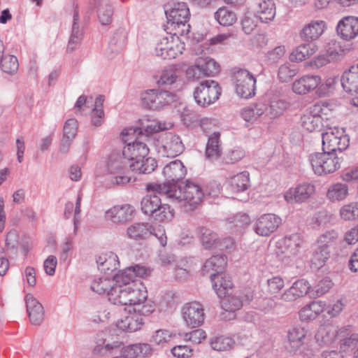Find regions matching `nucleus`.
Listing matches in <instances>:
<instances>
[{
	"label": "nucleus",
	"mask_w": 358,
	"mask_h": 358,
	"mask_svg": "<svg viewBox=\"0 0 358 358\" xmlns=\"http://www.w3.org/2000/svg\"><path fill=\"white\" fill-rule=\"evenodd\" d=\"M149 184L147 185V186ZM148 191H150L147 189ZM154 194L146 195L141 202L142 212L158 222H164L171 220L173 216V211L168 204H163L162 200L156 191ZM160 195H165L160 194Z\"/></svg>",
	"instance_id": "obj_5"
},
{
	"label": "nucleus",
	"mask_w": 358,
	"mask_h": 358,
	"mask_svg": "<svg viewBox=\"0 0 358 358\" xmlns=\"http://www.w3.org/2000/svg\"><path fill=\"white\" fill-rule=\"evenodd\" d=\"M341 217L345 220H352L358 217V203L345 205L340 211Z\"/></svg>",
	"instance_id": "obj_62"
},
{
	"label": "nucleus",
	"mask_w": 358,
	"mask_h": 358,
	"mask_svg": "<svg viewBox=\"0 0 358 358\" xmlns=\"http://www.w3.org/2000/svg\"><path fill=\"white\" fill-rule=\"evenodd\" d=\"M303 245V239L298 234H293L286 236L283 240L284 250L282 253L285 254L286 257L297 255Z\"/></svg>",
	"instance_id": "obj_39"
},
{
	"label": "nucleus",
	"mask_w": 358,
	"mask_h": 358,
	"mask_svg": "<svg viewBox=\"0 0 358 358\" xmlns=\"http://www.w3.org/2000/svg\"><path fill=\"white\" fill-rule=\"evenodd\" d=\"M289 106V103L285 99L273 98L269 105L266 106L265 116L269 119H275L282 115Z\"/></svg>",
	"instance_id": "obj_42"
},
{
	"label": "nucleus",
	"mask_w": 358,
	"mask_h": 358,
	"mask_svg": "<svg viewBox=\"0 0 358 358\" xmlns=\"http://www.w3.org/2000/svg\"><path fill=\"white\" fill-rule=\"evenodd\" d=\"M331 280L326 277L321 279L315 285L310 291V294L314 297H320L327 293L333 287Z\"/></svg>",
	"instance_id": "obj_55"
},
{
	"label": "nucleus",
	"mask_w": 358,
	"mask_h": 358,
	"mask_svg": "<svg viewBox=\"0 0 358 358\" xmlns=\"http://www.w3.org/2000/svg\"><path fill=\"white\" fill-rule=\"evenodd\" d=\"M178 79L177 71L171 67L162 71L157 84L159 86L171 85L176 82Z\"/></svg>",
	"instance_id": "obj_61"
},
{
	"label": "nucleus",
	"mask_w": 358,
	"mask_h": 358,
	"mask_svg": "<svg viewBox=\"0 0 358 358\" xmlns=\"http://www.w3.org/2000/svg\"><path fill=\"white\" fill-rule=\"evenodd\" d=\"M142 106L150 110H160L176 101V95L167 90H150L141 94Z\"/></svg>",
	"instance_id": "obj_9"
},
{
	"label": "nucleus",
	"mask_w": 358,
	"mask_h": 358,
	"mask_svg": "<svg viewBox=\"0 0 358 358\" xmlns=\"http://www.w3.org/2000/svg\"><path fill=\"white\" fill-rule=\"evenodd\" d=\"M182 318L186 324L195 328L201 326L205 318L203 306L196 301L186 303L181 310Z\"/></svg>",
	"instance_id": "obj_12"
},
{
	"label": "nucleus",
	"mask_w": 358,
	"mask_h": 358,
	"mask_svg": "<svg viewBox=\"0 0 358 358\" xmlns=\"http://www.w3.org/2000/svg\"><path fill=\"white\" fill-rule=\"evenodd\" d=\"M148 189L164 194L168 198L177 201L185 213L196 210L201 204L205 195L201 186L190 180H187L183 186L149 183Z\"/></svg>",
	"instance_id": "obj_1"
},
{
	"label": "nucleus",
	"mask_w": 358,
	"mask_h": 358,
	"mask_svg": "<svg viewBox=\"0 0 358 358\" xmlns=\"http://www.w3.org/2000/svg\"><path fill=\"white\" fill-rule=\"evenodd\" d=\"M210 280L213 289L220 298L222 294L229 292L233 286L231 278L224 272L219 275L211 274Z\"/></svg>",
	"instance_id": "obj_35"
},
{
	"label": "nucleus",
	"mask_w": 358,
	"mask_h": 358,
	"mask_svg": "<svg viewBox=\"0 0 358 358\" xmlns=\"http://www.w3.org/2000/svg\"><path fill=\"white\" fill-rule=\"evenodd\" d=\"M91 5L97 9L99 22L102 25L110 24L113 20V8L108 0H92Z\"/></svg>",
	"instance_id": "obj_31"
},
{
	"label": "nucleus",
	"mask_w": 358,
	"mask_h": 358,
	"mask_svg": "<svg viewBox=\"0 0 358 358\" xmlns=\"http://www.w3.org/2000/svg\"><path fill=\"white\" fill-rule=\"evenodd\" d=\"M138 312L129 310V314L117 321L116 326L124 331L134 332L139 330L143 324V320Z\"/></svg>",
	"instance_id": "obj_23"
},
{
	"label": "nucleus",
	"mask_w": 358,
	"mask_h": 358,
	"mask_svg": "<svg viewBox=\"0 0 358 358\" xmlns=\"http://www.w3.org/2000/svg\"><path fill=\"white\" fill-rule=\"evenodd\" d=\"M196 61L204 77L214 76L220 71V65L212 58H199Z\"/></svg>",
	"instance_id": "obj_49"
},
{
	"label": "nucleus",
	"mask_w": 358,
	"mask_h": 358,
	"mask_svg": "<svg viewBox=\"0 0 358 358\" xmlns=\"http://www.w3.org/2000/svg\"><path fill=\"white\" fill-rule=\"evenodd\" d=\"M130 165L122 152H112L106 164V172L111 176V182L117 185L129 182L131 179L129 173L132 171Z\"/></svg>",
	"instance_id": "obj_4"
},
{
	"label": "nucleus",
	"mask_w": 358,
	"mask_h": 358,
	"mask_svg": "<svg viewBox=\"0 0 358 358\" xmlns=\"http://www.w3.org/2000/svg\"><path fill=\"white\" fill-rule=\"evenodd\" d=\"M135 212L134 208L128 203L114 206L106 212V219L115 224H124L131 220Z\"/></svg>",
	"instance_id": "obj_15"
},
{
	"label": "nucleus",
	"mask_w": 358,
	"mask_h": 358,
	"mask_svg": "<svg viewBox=\"0 0 358 358\" xmlns=\"http://www.w3.org/2000/svg\"><path fill=\"white\" fill-rule=\"evenodd\" d=\"M162 173L166 179L162 185H180V181L185 178L187 170L180 160L176 159L164 167Z\"/></svg>",
	"instance_id": "obj_13"
},
{
	"label": "nucleus",
	"mask_w": 358,
	"mask_h": 358,
	"mask_svg": "<svg viewBox=\"0 0 358 358\" xmlns=\"http://www.w3.org/2000/svg\"><path fill=\"white\" fill-rule=\"evenodd\" d=\"M210 344L214 350L225 351L232 348L234 341L230 337L220 336L213 337L210 339Z\"/></svg>",
	"instance_id": "obj_54"
},
{
	"label": "nucleus",
	"mask_w": 358,
	"mask_h": 358,
	"mask_svg": "<svg viewBox=\"0 0 358 358\" xmlns=\"http://www.w3.org/2000/svg\"><path fill=\"white\" fill-rule=\"evenodd\" d=\"M321 83V78L316 75H306L295 80L292 85L293 91L299 94H306L314 90Z\"/></svg>",
	"instance_id": "obj_27"
},
{
	"label": "nucleus",
	"mask_w": 358,
	"mask_h": 358,
	"mask_svg": "<svg viewBox=\"0 0 358 358\" xmlns=\"http://www.w3.org/2000/svg\"><path fill=\"white\" fill-rule=\"evenodd\" d=\"M228 220L229 223L231 224L230 228L236 231L245 228L250 223L251 221L248 215L243 213H239L233 217L229 218Z\"/></svg>",
	"instance_id": "obj_57"
},
{
	"label": "nucleus",
	"mask_w": 358,
	"mask_h": 358,
	"mask_svg": "<svg viewBox=\"0 0 358 358\" xmlns=\"http://www.w3.org/2000/svg\"><path fill=\"white\" fill-rule=\"evenodd\" d=\"M151 271L145 266L136 265L120 271L113 277V280L116 282L122 281H141L137 278H145L150 274Z\"/></svg>",
	"instance_id": "obj_20"
},
{
	"label": "nucleus",
	"mask_w": 358,
	"mask_h": 358,
	"mask_svg": "<svg viewBox=\"0 0 358 358\" xmlns=\"http://www.w3.org/2000/svg\"><path fill=\"white\" fill-rule=\"evenodd\" d=\"M348 194V186L342 183L331 185L327 191V196L331 201H341Z\"/></svg>",
	"instance_id": "obj_52"
},
{
	"label": "nucleus",
	"mask_w": 358,
	"mask_h": 358,
	"mask_svg": "<svg viewBox=\"0 0 358 358\" xmlns=\"http://www.w3.org/2000/svg\"><path fill=\"white\" fill-rule=\"evenodd\" d=\"M337 341L340 345V350L343 352L352 351L357 345L358 333H356L350 325L338 329Z\"/></svg>",
	"instance_id": "obj_17"
},
{
	"label": "nucleus",
	"mask_w": 358,
	"mask_h": 358,
	"mask_svg": "<svg viewBox=\"0 0 358 358\" xmlns=\"http://www.w3.org/2000/svg\"><path fill=\"white\" fill-rule=\"evenodd\" d=\"M344 49L341 43L336 41H331L325 47V53L317 59L320 65L336 60L343 56Z\"/></svg>",
	"instance_id": "obj_38"
},
{
	"label": "nucleus",
	"mask_w": 358,
	"mask_h": 358,
	"mask_svg": "<svg viewBox=\"0 0 358 358\" xmlns=\"http://www.w3.org/2000/svg\"><path fill=\"white\" fill-rule=\"evenodd\" d=\"M306 331L303 327H296L288 331V340L285 348L290 353L295 354L302 345V339L305 338Z\"/></svg>",
	"instance_id": "obj_34"
},
{
	"label": "nucleus",
	"mask_w": 358,
	"mask_h": 358,
	"mask_svg": "<svg viewBox=\"0 0 358 358\" xmlns=\"http://www.w3.org/2000/svg\"><path fill=\"white\" fill-rule=\"evenodd\" d=\"M299 294V297L306 295L311 289L309 282L305 279H300L294 282L291 287Z\"/></svg>",
	"instance_id": "obj_64"
},
{
	"label": "nucleus",
	"mask_w": 358,
	"mask_h": 358,
	"mask_svg": "<svg viewBox=\"0 0 358 358\" xmlns=\"http://www.w3.org/2000/svg\"><path fill=\"white\" fill-rule=\"evenodd\" d=\"M113 287L111 280L108 278H99L92 281L90 288L91 289L99 294H102L107 293Z\"/></svg>",
	"instance_id": "obj_60"
},
{
	"label": "nucleus",
	"mask_w": 358,
	"mask_h": 358,
	"mask_svg": "<svg viewBox=\"0 0 358 358\" xmlns=\"http://www.w3.org/2000/svg\"><path fill=\"white\" fill-rule=\"evenodd\" d=\"M231 189L236 192H243L250 186L249 173L243 171L231 178Z\"/></svg>",
	"instance_id": "obj_48"
},
{
	"label": "nucleus",
	"mask_w": 358,
	"mask_h": 358,
	"mask_svg": "<svg viewBox=\"0 0 358 358\" xmlns=\"http://www.w3.org/2000/svg\"><path fill=\"white\" fill-rule=\"evenodd\" d=\"M325 303L322 301H314L303 307L299 312V317L302 320H311L317 317L323 312Z\"/></svg>",
	"instance_id": "obj_45"
},
{
	"label": "nucleus",
	"mask_w": 358,
	"mask_h": 358,
	"mask_svg": "<svg viewBox=\"0 0 358 358\" xmlns=\"http://www.w3.org/2000/svg\"><path fill=\"white\" fill-rule=\"evenodd\" d=\"M281 222V218L275 214H264L257 220L254 229L258 235L268 236L278 228Z\"/></svg>",
	"instance_id": "obj_14"
},
{
	"label": "nucleus",
	"mask_w": 358,
	"mask_h": 358,
	"mask_svg": "<svg viewBox=\"0 0 358 358\" xmlns=\"http://www.w3.org/2000/svg\"><path fill=\"white\" fill-rule=\"evenodd\" d=\"M15 231H10L8 233L6 238V251L10 258H14L17 255V239Z\"/></svg>",
	"instance_id": "obj_59"
},
{
	"label": "nucleus",
	"mask_w": 358,
	"mask_h": 358,
	"mask_svg": "<svg viewBox=\"0 0 358 358\" xmlns=\"http://www.w3.org/2000/svg\"><path fill=\"white\" fill-rule=\"evenodd\" d=\"M152 234V227L147 222L134 223L129 226L126 230L127 237L135 241L146 239Z\"/></svg>",
	"instance_id": "obj_32"
},
{
	"label": "nucleus",
	"mask_w": 358,
	"mask_h": 358,
	"mask_svg": "<svg viewBox=\"0 0 358 358\" xmlns=\"http://www.w3.org/2000/svg\"><path fill=\"white\" fill-rule=\"evenodd\" d=\"M322 150L343 155V151L349 146V138L343 128L328 127L322 133Z\"/></svg>",
	"instance_id": "obj_8"
},
{
	"label": "nucleus",
	"mask_w": 358,
	"mask_h": 358,
	"mask_svg": "<svg viewBox=\"0 0 358 358\" xmlns=\"http://www.w3.org/2000/svg\"><path fill=\"white\" fill-rule=\"evenodd\" d=\"M226 265L227 258L224 255H213L205 262L202 271L203 274L209 273L210 277L211 274L219 275L224 272Z\"/></svg>",
	"instance_id": "obj_36"
},
{
	"label": "nucleus",
	"mask_w": 358,
	"mask_h": 358,
	"mask_svg": "<svg viewBox=\"0 0 358 358\" xmlns=\"http://www.w3.org/2000/svg\"><path fill=\"white\" fill-rule=\"evenodd\" d=\"M135 136V140L132 141H129V138H123L125 145L122 152L131 163L133 172L143 174L151 173L157 166V161L152 157H147L149 153L147 144L140 137Z\"/></svg>",
	"instance_id": "obj_2"
},
{
	"label": "nucleus",
	"mask_w": 358,
	"mask_h": 358,
	"mask_svg": "<svg viewBox=\"0 0 358 358\" xmlns=\"http://www.w3.org/2000/svg\"><path fill=\"white\" fill-rule=\"evenodd\" d=\"M79 10L78 5H76L73 15V24L71 33L69 40L66 51L72 52L80 45L83 37V29L79 24Z\"/></svg>",
	"instance_id": "obj_24"
},
{
	"label": "nucleus",
	"mask_w": 358,
	"mask_h": 358,
	"mask_svg": "<svg viewBox=\"0 0 358 358\" xmlns=\"http://www.w3.org/2000/svg\"><path fill=\"white\" fill-rule=\"evenodd\" d=\"M330 257V250L324 245H318L317 248L314 251L311 262L317 267L322 266L326 260Z\"/></svg>",
	"instance_id": "obj_56"
},
{
	"label": "nucleus",
	"mask_w": 358,
	"mask_h": 358,
	"mask_svg": "<svg viewBox=\"0 0 358 358\" xmlns=\"http://www.w3.org/2000/svg\"><path fill=\"white\" fill-rule=\"evenodd\" d=\"M325 29V22L322 20H313L306 24L299 33L300 38L304 41L313 43L318 39Z\"/></svg>",
	"instance_id": "obj_26"
},
{
	"label": "nucleus",
	"mask_w": 358,
	"mask_h": 358,
	"mask_svg": "<svg viewBox=\"0 0 358 358\" xmlns=\"http://www.w3.org/2000/svg\"><path fill=\"white\" fill-rule=\"evenodd\" d=\"M171 38L170 41L168 37H164L157 43L155 48V52L157 57L164 59H171L182 53L180 46L176 44L173 36H171Z\"/></svg>",
	"instance_id": "obj_19"
},
{
	"label": "nucleus",
	"mask_w": 358,
	"mask_h": 358,
	"mask_svg": "<svg viewBox=\"0 0 358 358\" xmlns=\"http://www.w3.org/2000/svg\"><path fill=\"white\" fill-rule=\"evenodd\" d=\"M309 160L314 173L317 176H324L339 169L343 156L323 151L311 154Z\"/></svg>",
	"instance_id": "obj_7"
},
{
	"label": "nucleus",
	"mask_w": 358,
	"mask_h": 358,
	"mask_svg": "<svg viewBox=\"0 0 358 358\" xmlns=\"http://www.w3.org/2000/svg\"><path fill=\"white\" fill-rule=\"evenodd\" d=\"M245 156L244 150L241 148H236L229 150L224 156L226 164H234L240 161Z\"/></svg>",
	"instance_id": "obj_63"
},
{
	"label": "nucleus",
	"mask_w": 358,
	"mask_h": 358,
	"mask_svg": "<svg viewBox=\"0 0 358 358\" xmlns=\"http://www.w3.org/2000/svg\"><path fill=\"white\" fill-rule=\"evenodd\" d=\"M98 269L104 273L110 274L117 270L120 266L117 255L113 252L102 253L96 257Z\"/></svg>",
	"instance_id": "obj_28"
},
{
	"label": "nucleus",
	"mask_w": 358,
	"mask_h": 358,
	"mask_svg": "<svg viewBox=\"0 0 358 358\" xmlns=\"http://www.w3.org/2000/svg\"><path fill=\"white\" fill-rule=\"evenodd\" d=\"M129 281L116 282L108 292V300L115 305L128 306Z\"/></svg>",
	"instance_id": "obj_18"
},
{
	"label": "nucleus",
	"mask_w": 358,
	"mask_h": 358,
	"mask_svg": "<svg viewBox=\"0 0 358 358\" xmlns=\"http://www.w3.org/2000/svg\"><path fill=\"white\" fill-rule=\"evenodd\" d=\"M164 147L168 155L172 156H177L184 150V145L180 136L173 134L167 135Z\"/></svg>",
	"instance_id": "obj_47"
},
{
	"label": "nucleus",
	"mask_w": 358,
	"mask_h": 358,
	"mask_svg": "<svg viewBox=\"0 0 358 358\" xmlns=\"http://www.w3.org/2000/svg\"><path fill=\"white\" fill-rule=\"evenodd\" d=\"M338 35L346 41L354 38L358 34V17L348 16L341 20L336 27Z\"/></svg>",
	"instance_id": "obj_22"
},
{
	"label": "nucleus",
	"mask_w": 358,
	"mask_h": 358,
	"mask_svg": "<svg viewBox=\"0 0 358 358\" xmlns=\"http://www.w3.org/2000/svg\"><path fill=\"white\" fill-rule=\"evenodd\" d=\"M315 193V186L310 182H303L295 188L289 189L284 195L285 199L289 203L306 201Z\"/></svg>",
	"instance_id": "obj_16"
},
{
	"label": "nucleus",
	"mask_w": 358,
	"mask_h": 358,
	"mask_svg": "<svg viewBox=\"0 0 358 358\" xmlns=\"http://www.w3.org/2000/svg\"><path fill=\"white\" fill-rule=\"evenodd\" d=\"M165 14L167 18L166 29L171 35L178 38L189 33L191 27L188 22L190 12L186 3H174L170 8L165 10Z\"/></svg>",
	"instance_id": "obj_3"
},
{
	"label": "nucleus",
	"mask_w": 358,
	"mask_h": 358,
	"mask_svg": "<svg viewBox=\"0 0 358 358\" xmlns=\"http://www.w3.org/2000/svg\"><path fill=\"white\" fill-rule=\"evenodd\" d=\"M317 50V46L314 43H305L299 45L290 55L291 62H301L310 57Z\"/></svg>",
	"instance_id": "obj_41"
},
{
	"label": "nucleus",
	"mask_w": 358,
	"mask_h": 358,
	"mask_svg": "<svg viewBox=\"0 0 358 358\" xmlns=\"http://www.w3.org/2000/svg\"><path fill=\"white\" fill-rule=\"evenodd\" d=\"M320 110V106L315 105L313 110L306 111L301 117V124L307 131L313 132L320 128L322 124V119L320 115H317Z\"/></svg>",
	"instance_id": "obj_30"
},
{
	"label": "nucleus",
	"mask_w": 358,
	"mask_h": 358,
	"mask_svg": "<svg viewBox=\"0 0 358 358\" xmlns=\"http://www.w3.org/2000/svg\"><path fill=\"white\" fill-rule=\"evenodd\" d=\"M243 294L236 291L234 293H227L222 294L221 300V306L224 310L229 313H234L235 311L241 309L243 306Z\"/></svg>",
	"instance_id": "obj_37"
},
{
	"label": "nucleus",
	"mask_w": 358,
	"mask_h": 358,
	"mask_svg": "<svg viewBox=\"0 0 358 358\" xmlns=\"http://www.w3.org/2000/svg\"><path fill=\"white\" fill-rule=\"evenodd\" d=\"M257 16L262 22L268 23L275 16V4L273 0H263L258 3Z\"/></svg>",
	"instance_id": "obj_40"
},
{
	"label": "nucleus",
	"mask_w": 358,
	"mask_h": 358,
	"mask_svg": "<svg viewBox=\"0 0 358 358\" xmlns=\"http://www.w3.org/2000/svg\"><path fill=\"white\" fill-rule=\"evenodd\" d=\"M266 105L258 103L242 109L241 115L247 122H254L265 113Z\"/></svg>",
	"instance_id": "obj_46"
},
{
	"label": "nucleus",
	"mask_w": 358,
	"mask_h": 358,
	"mask_svg": "<svg viewBox=\"0 0 358 358\" xmlns=\"http://www.w3.org/2000/svg\"><path fill=\"white\" fill-rule=\"evenodd\" d=\"M197 231L201 245L205 249L217 248L218 235L215 232L205 227H199Z\"/></svg>",
	"instance_id": "obj_44"
},
{
	"label": "nucleus",
	"mask_w": 358,
	"mask_h": 358,
	"mask_svg": "<svg viewBox=\"0 0 358 358\" xmlns=\"http://www.w3.org/2000/svg\"><path fill=\"white\" fill-rule=\"evenodd\" d=\"M19 64L16 57L6 55L1 61L0 68L3 73L13 74L18 69Z\"/></svg>",
	"instance_id": "obj_58"
},
{
	"label": "nucleus",
	"mask_w": 358,
	"mask_h": 358,
	"mask_svg": "<svg viewBox=\"0 0 358 358\" xmlns=\"http://www.w3.org/2000/svg\"><path fill=\"white\" fill-rule=\"evenodd\" d=\"M236 92L241 98L249 99L255 94L256 78L246 69H239L233 76Z\"/></svg>",
	"instance_id": "obj_11"
},
{
	"label": "nucleus",
	"mask_w": 358,
	"mask_h": 358,
	"mask_svg": "<svg viewBox=\"0 0 358 358\" xmlns=\"http://www.w3.org/2000/svg\"><path fill=\"white\" fill-rule=\"evenodd\" d=\"M165 129L160 122L156 121H151L143 127H130L124 129L122 131L123 136H129L130 135L137 136L142 138H148L149 136Z\"/></svg>",
	"instance_id": "obj_25"
},
{
	"label": "nucleus",
	"mask_w": 358,
	"mask_h": 358,
	"mask_svg": "<svg viewBox=\"0 0 358 358\" xmlns=\"http://www.w3.org/2000/svg\"><path fill=\"white\" fill-rule=\"evenodd\" d=\"M25 303L31 323L34 325H40L44 320V309L42 304L31 294L26 295Z\"/></svg>",
	"instance_id": "obj_21"
},
{
	"label": "nucleus",
	"mask_w": 358,
	"mask_h": 358,
	"mask_svg": "<svg viewBox=\"0 0 358 358\" xmlns=\"http://www.w3.org/2000/svg\"><path fill=\"white\" fill-rule=\"evenodd\" d=\"M220 137L219 132H214L208 138L206 148V157L210 161H214L221 156Z\"/></svg>",
	"instance_id": "obj_43"
},
{
	"label": "nucleus",
	"mask_w": 358,
	"mask_h": 358,
	"mask_svg": "<svg viewBox=\"0 0 358 358\" xmlns=\"http://www.w3.org/2000/svg\"><path fill=\"white\" fill-rule=\"evenodd\" d=\"M221 87L217 82L208 80L200 83L194 91L196 103L202 107L209 106L219 99Z\"/></svg>",
	"instance_id": "obj_10"
},
{
	"label": "nucleus",
	"mask_w": 358,
	"mask_h": 358,
	"mask_svg": "<svg viewBox=\"0 0 358 358\" xmlns=\"http://www.w3.org/2000/svg\"><path fill=\"white\" fill-rule=\"evenodd\" d=\"M341 82L344 90L352 95L358 94V64L352 66L343 74Z\"/></svg>",
	"instance_id": "obj_29"
},
{
	"label": "nucleus",
	"mask_w": 358,
	"mask_h": 358,
	"mask_svg": "<svg viewBox=\"0 0 358 358\" xmlns=\"http://www.w3.org/2000/svg\"><path fill=\"white\" fill-rule=\"evenodd\" d=\"M127 355L130 357H144L152 353V348L148 343H136L126 348Z\"/></svg>",
	"instance_id": "obj_51"
},
{
	"label": "nucleus",
	"mask_w": 358,
	"mask_h": 358,
	"mask_svg": "<svg viewBox=\"0 0 358 358\" xmlns=\"http://www.w3.org/2000/svg\"><path fill=\"white\" fill-rule=\"evenodd\" d=\"M214 15L215 20L222 26H231L236 21L235 13L225 6L220 8Z\"/></svg>",
	"instance_id": "obj_50"
},
{
	"label": "nucleus",
	"mask_w": 358,
	"mask_h": 358,
	"mask_svg": "<svg viewBox=\"0 0 358 358\" xmlns=\"http://www.w3.org/2000/svg\"><path fill=\"white\" fill-rule=\"evenodd\" d=\"M128 306H132V310L140 314L148 315L155 310L152 301L148 300L146 287L141 281H129Z\"/></svg>",
	"instance_id": "obj_6"
},
{
	"label": "nucleus",
	"mask_w": 358,
	"mask_h": 358,
	"mask_svg": "<svg viewBox=\"0 0 358 358\" xmlns=\"http://www.w3.org/2000/svg\"><path fill=\"white\" fill-rule=\"evenodd\" d=\"M297 73L296 65L287 62L279 67L278 76L281 82L285 83L289 81Z\"/></svg>",
	"instance_id": "obj_53"
},
{
	"label": "nucleus",
	"mask_w": 358,
	"mask_h": 358,
	"mask_svg": "<svg viewBox=\"0 0 358 358\" xmlns=\"http://www.w3.org/2000/svg\"><path fill=\"white\" fill-rule=\"evenodd\" d=\"M338 329L331 324L322 325L315 334V340L320 345H328L337 341Z\"/></svg>",
	"instance_id": "obj_33"
}]
</instances>
